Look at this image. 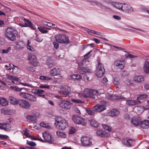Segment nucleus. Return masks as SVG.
Here are the masks:
<instances>
[{"label": "nucleus", "instance_id": "nucleus-1", "mask_svg": "<svg viewBox=\"0 0 149 149\" xmlns=\"http://www.w3.org/2000/svg\"><path fill=\"white\" fill-rule=\"evenodd\" d=\"M100 93L99 91L96 90L85 88L84 93L79 94V96L81 98L90 97L93 99H97V96L99 95Z\"/></svg>", "mask_w": 149, "mask_h": 149}, {"label": "nucleus", "instance_id": "nucleus-2", "mask_svg": "<svg viewBox=\"0 0 149 149\" xmlns=\"http://www.w3.org/2000/svg\"><path fill=\"white\" fill-rule=\"evenodd\" d=\"M28 58L31 61L28 63V65L26 66V68L28 70L33 71V67L38 66L39 63L38 61L36 56L32 54H29Z\"/></svg>", "mask_w": 149, "mask_h": 149}, {"label": "nucleus", "instance_id": "nucleus-3", "mask_svg": "<svg viewBox=\"0 0 149 149\" xmlns=\"http://www.w3.org/2000/svg\"><path fill=\"white\" fill-rule=\"evenodd\" d=\"M18 32L15 29L10 27H8L5 33V36L9 40L15 41L17 36Z\"/></svg>", "mask_w": 149, "mask_h": 149}, {"label": "nucleus", "instance_id": "nucleus-4", "mask_svg": "<svg viewBox=\"0 0 149 149\" xmlns=\"http://www.w3.org/2000/svg\"><path fill=\"white\" fill-rule=\"evenodd\" d=\"M19 95L23 98L31 102H36L37 101V98L36 97L30 93L26 92H21L19 93Z\"/></svg>", "mask_w": 149, "mask_h": 149}, {"label": "nucleus", "instance_id": "nucleus-5", "mask_svg": "<svg viewBox=\"0 0 149 149\" xmlns=\"http://www.w3.org/2000/svg\"><path fill=\"white\" fill-rule=\"evenodd\" d=\"M72 119L74 123L81 125L83 126H86V125L87 121L86 119L80 116L76 115L72 116Z\"/></svg>", "mask_w": 149, "mask_h": 149}, {"label": "nucleus", "instance_id": "nucleus-6", "mask_svg": "<svg viewBox=\"0 0 149 149\" xmlns=\"http://www.w3.org/2000/svg\"><path fill=\"white\" fill-rule=\"evenodd\" d=\"M96 70L95 72V74L98 77H102L104 74L105 69L104 68L102 64L99 61L98 62Z\"/></svg>", "mask_w": 149, "mask_h": 149}, {"label": "nucleus", "instance_id": "nucleus-7", "mask_svg": "<svg viewBox=\"0 0 149 149\" xmlns=\"http://www.w3.org/2000/svg\"><path fill=\"white\" fill-rule=\"evenodd\" d=\"M56 123H55V125L56 126H58L59 128L61 130H64L68 127V123L64 119L61 118L60 120L58 121L56 120Z\"/></svg>", "mask_w": 149, "mask_h": 149}, {"label": "nucleus", "instance_id": "nucleus-8", "mask_svg": "<svg viewBox=\"0 0 149 149\" xmlns=\"http://www.w3.org/2000/svg\"><path fill=\"white\" fill-rule=\"evenodd\" d=\"M44 139L46 142L49 144H52L54 143V139L53 136L47 132H45L42 134Z\"/></svg>", "mask_w": 149, "mask_h": 149}, {"label": "nucleus", "instance_id": "nucleus-9", "mask_svg": "<svg viewBox=\"0 0 149 149\" xmlns=\"http://www.w3.org/2000/svg\"><path fill=\"white\" fill-rule=\"evenodd\" d=\"M56 41L60 43H68V38L65 35H57L55 37Z\"/></svg>", "mask_w": 149, "mask_h": 149}, {"label": "nucleus", "instance_id": "nucleus-10", "mask_svg": "<svg viewBox=\"0 0 149 149\" xmlns=\"http://www.w3.org/2000/svg\"><path fill=\"white\" fill-rule=\"evenodd\" d=\"M70 102L68 100H61L59 103L60 106L63 108L68 109L70 108Z\"/></svg>", "mask_w": 149, "mask_h": 149}, {"label": "nucleus", "instance_id": "nucleus-11", "mask_svg": "<svg viewBox=\"0 0 149 149\" xmlns=\"http://www.w3.org/2000/svg\"><path fill=\"white\" fill-rule=\"evenodd\" d=\"M122 11L127 13H130L133 12L134 10L131 5L124 3Z\"/></svg>", "mask_w": 149, "mask_h": 149}, {"label": "nucleus", "instance_id": "nucleus-12", "mask_svg": "<svg viewBox=\"0 0 149 149\" xmlns=\"http://www.w3.org/2000/svg\"><path fill=\"white\" fill-rule=\"evenodd\" d=\"M19 105V106L26 109L29 108L31 106V104L28 102L21 99H20Z\"/></svg>", "mask_w": 149, "mask_h": 149}, {"label": "nucleus", "instance_id": "nucleus-13", "mask_svg": "<svg viewBox=\"0 0 149 149\" xmlns=\"http://www.w3.org/2000/svg\"><path fill=\"white\" fill-rule=\"evenodd\" d=\"M141 119L138 116H134L131 120L132 123L134 125L137 126L140 125Z\"/></svg>", "mask_w": 149, "mask_h": 149}, {"label": "nucleus", "instance_id": "nucleus-14", "mask_svg": "<svg viewBox=\"0 0 149 149\" xmlns=\"http://www.w3.org/2000/svg\"><path fill=\"white\" fill-rule=\"evenodd\" d=\"M94 110L96 111L101 112L106 109L105 105L97 104L93 107Z\"/></svg>", "mask_w": 149, "mask_h": 149}, {"label": "nucleus", "instance_id": "nucleus-15", "mask_svg": "<svg viewBox=\"0 0 149 149\" xmlns=\"http://www.w3.org/2000/svg\"><path fill=\"white\" fill-rule=\"evenodd\" d=\"M90 140V138L89 137L85 136H82L81 138V143L84 146L89 145Z\"/></svg>", "mask_w": 149, "mask_h": 149}, {"label": "nucleus", "instance_id": "nucleus-16", "mask_svg": "<svg viewBox=\"0 0 149 149\" xmlns=\"http://www.w3.org/2000/svg\"><path fill=\"white\" fill-rule=\"evenodd\" d=\"M24 21L25 22L24 24V25L22 24L21 25V26L23 27H28L33 30L35 29L36 28L33 26V24L30 21L24 18Z\"/></svg>", "mask_w": 149, "mask_h": 149}, {"label": "nucleus", "instance_id": "nucleus-17", "mask_svg": "<svg viewBox=\"0 0 149 149\" xmlns=\"http://www.w3.org/2000/svg\"><path fill=\"white\" fill-rule=\"evenodd\" d=\"M114 65L118 66L120 68L123 69L125 64V61L123 60H117L114 62Z\"/></svg>", "mask_w": 149, "mask_h": 149}, {"label": "nucleus", "instance_id": "nucleus-18", "mask_svg": "<svg viewBox=\"0 0 149 149\" xmlns=\"http://www.w3.org/2000/svg\"><path fill=\"white\" fill-rule=\"evenodd\" d=\"M10 103L13 105H17L19 104L20 99H17L13 97L10 96L8 98Z\"/></svg>", "mask_w": 149, "mask_h": 149}, {"label": "nucleus", "instance_id": "nucleus-19", "mask_svg": "<svg viewBox=\"0 0 149 149\" xmlns=\"http://www.w3.org/2000/svg\"><path fill=\"white\" fill-rule=\"evenodd\" d=\"M96 134L98 136L102 137H107L109 136L107 132L100 129H98L97 130Z\"/></svg>", "mask_w": 149, "mask_h": 149}, {"label": "nucleus", "instance_id": "nucleus-20", "mask_svg": "<svg viewBox=\"0 0 149 149\" xmlns=\"http://www.w3.org/2000/svg\"><path fill=\"white\" fill-rule=\"evenodd\" d=\"M79 73L82 74L86 72L90 73L92 71L91 69L87 67H80L79 68Z\"/></svg>", "mask_w": 149, "mask_h": 149}, {"label": "nucleus", "instance_id": "nucleus-21", "mask_svg": "<svg viewBox=\"0 0 149 149\" xmlns=\"http://www.w3.org/2000/svg\"><path fill=\"white\" fill-rule=\"evenodd\" d=\"M61 88L62 89L67 90V93L65 94V95L69 97H71L73 95L72 93L69 92L70 91H71V89L70 87L67 85H64L61 87Z\"/></svg>", "mask_w": 149, "mask_h": 149}, {"label": "nucleus", "instance_id": "nucleus-22", "mask_svg": "<svg viewBox=\"0 0 149 149\" xmlns=\"http://www.w3.org/2000/svg\"><path fill=\"white\" fill-rule=\"evenodd\" d=\"M140 125L141 127L143 129H147L149 127V121L148 120L141 121Z\"/></svg>", "mask_w": 149, "mask_h": 149}, {"label": "nucleus", "instance_id": "nucleus-23", "mask_svg": "<svg viewBox=\"0 0 149 149\" xmlns=\"http://www.w3.org/2000/svg\"><path fill=\"white\" fill-rule=\"evenodd\" d=\"M60 71L58 68H54L51 70L50 75L51 76H55L59 74Z\"/></svg>", "mask_w": 149, "mask_h": 149}, {"label": "nucleus", "instance_id": "nucleus-24", "mask_svg": "<svg viewBox=\"0 0 149 149\" xmlns=\"http://www.w3.org/2000/svg\"><path fill=\"white\" fill-rule=\"evenodd\" d=\"M16 47L19 50L23 49L26 46V44L23 41L16 42Z\"/></svg>", "mask_w": 149, "mask_h": 149}, {"label": "nucleus", "instance_id": "nucleus-25", "mask_svg": "<svg viewBox=\"0 0 149 149\" xmlns=\"http://www.w3.org/2000/svg\"><path fill=\"white\" fill-rule=\"evenodd\" d=\"M141 102L139 100H130L126 101L127 104L129 105L134 106L137 104Z\"/></svg>", "mask_w": 149, "mask_h": 149}, {"label": "nucleus", "instance_id": "nucleus-26", "mask_svg": "<svg viewBox=\"0 0 149 149\" xmlns=\"http://www.w3.org/2000/svg\"><path fill=\"white\" fill-rule=\"evenodd\" d=\"M119 113L120 112L119 111L115 109H113L108 113L109 115L112 117L118 116Z\"/></svg>", "mask_w": 149, "mask_h": 149}, {"label": "nucleus", "instance_id": "nucleus-27", "mask_svg": "<svg viewBox=\"0 0 149 149\" xmlns=\"http://www.w3.org/2000/svg\"><path fill=\"white\" fill-rule=\"evenodd\" d=\"M1 111L2 113L7 115H11L13 112V110L9 108L3 109Z\"/></svg>", "mask_w": 149, "mask_h": 149}, {"label": "nucleus", "instance_id": "nucleus-28", "mask_svg": "<svg viewBox=\"0 0 149 149\" xmlns=\"http://www.w3.org/2000/svg\"><path fill=\"white\" fill-rule=\"evenodd\" d=\"M6 77L8 79L12 81V82L14 83H15V81H18L19 80L18 78L10 75H7Z\"/></svg>", "mask_w": 149, "mask_h": 149}, {"label": "nucleus", "instance_id": "nucleus-29", "mask_svg": "<svg viewBox=\"0 0 149 149\" xmlns=\"http://www.w3.org/2000/svg\"><path fill=\"white\" fill-rule=\"evenodd\" d=\"M56 134L57 136L61 138H65L66 137V135L64 132L60 131H57Z\"/></svg>", "mask_w": 149, "mask_h": 149}, {"label": "nucleus", "instance_id": "nucleus-30", "mask_svg": "<svg viewBox=\"0 0 149 149\" xmlns=\"http://www.w3.org/2000/svg\"><path fill=\"white\" fill-rule=\"evenodd\" d=\"M89 121L90 125L93 127H97L99 126V123L94 119H91Z\"/></svg>", "mask_w": 149, "mask_h": 149}, {"label": "nucleus", "instance_id": "nucleus-31", "mask_svg": "<svg viewBox=\"0 0 149 149\" xmlns=\"http://www.w3.org/2000/svg\"><path fill=\"white\" fill-rule=\"evenodd\" d=\"M8 104V100L4 98H2L0 99V104L3 106H6Z\"/></svg>", "mask_w": 149, "mask_h": 149}, {"label": "nucleus", "instance_id": "nucleus-32", "mask_svg": "<svg viewBox=\"0 0 149 149\" xmlns=\"http://www.w3.org/2000/svg\"><path fill=\"white\" fill-rule=\"evenodd\" d=\"M144 70L146 73H149V62L148 61H146L145 62L144 67Z\"/></svg>", "mask_w": 149, "mask_h": 149}, {"label": "nucleus", "instance_id": "nucleus-33", "mask_svg": "<svg viewBox=\"0 0 149 149\" xmlns=\"http://www.w3.org/2000/svg\"><path fill=\"white\" fill-rule=\"evenodd\" d=\"M132 141L133 140L132 139H124L123 140V142L125 145L131 147L132 146L131 143Z\"/></svg>", "mask_w": 149, "mask_h": 149}, {"label": "nucleus", "instance_id": "nucleus-34", "mask_svg": "<svg viewBox=\"0 0 149 149\" xmlns=\"http://www.w3.org/2000/svg\"><path fill=\"white\" fill-rule=\"evenodd\" d=\"M71 79L73 81L77 80L82 78L81 75L78 74H74L70 76Z\"/></svg>", "mask_w": 149, "mask_h": 149}, {"label": "nucleus", "instance_id": "nucleus-35", "mask_svg": "<svg viewBox=\"0 0 149 149\" xmlns=\"http://www.w3.org/2000/svg\"><path fill=\"white\" fill-rule=\"evenodd\" d=\"M45 91L44 90L41 89H38L37 92L38 93L37 96L43 98H45V95L44 94H43V93Z\"/></svg>", "mask_w": 149, "mask_h": 149}, {"label": "nucleus", "instance_id": "nucleus-36", "mask_svg": "<svg viewBox=\"0 0 149 149\" xmlns=\"http://www.w3.org/2000/svg\"><path fill=\"white\" fill-rule=\"evenodd\" d=\"M134 80L138 82H141L144 81V78L141 76H137L134 77Z\"/></svg>", "mask_w": 149, "mask_h": 149}, {"label": "nucleus", "instance_id": "nucleus-37", "mask_svg": "<svg viewBox=\"0 0 149 149\" xmlns=\"http://www.w3.org/2000/svg\"><path fill=\"white\" fill-rule=\"evenodd\" d=\"M26 118L29 121L32 122L35 121L36 120V117L33 115H28L26 116Z\"/></svg>", "mask_w": 149, "mask_h": 149}, {"label": "nucleus", "instance_id": "nucleus-38", "mask_svg": "<svg viewBox=\"0 0 149 149\" xmlns=\"http://www.w3.org/2000/svg\"><path fill=\"white\" fill-rule=\"evenodd\" d=\"M102 125L104 129L108 132H110L112 131V128L110 126H108L105 124H102Z\"/></svg>", "mask_w": 149, "mask_h": 149}, {"label": "nucleus", "instance_id": "nucleus-39", "mask_svg": "<svg viewBox=\"0 0 149 149\" xmlns=\"http://www.w3.org/2000/svg\"><path fill=\"white\" fill-rule=\"evenodd\" d=\"M106 97L107 99L110 100H114L116 99L115 96L109 94H107Z\"/></svg>", "mask_w": 149, "mask_h": 149}, {"label": "nucleus", "instance_id": "nucleus-40", "mask_svg": "<svg viewBox=\"0 0 149 149\" xmlns=\"http://www.w3.org/2000/svg\"><path fill=\"white\" fill-rule=\"evenodd\" d=\"M47 64L49 68H51L55 65V63L53 60L48 61Z\"/></svg>", "mask_w": 149, "mask_h": 149}, {"label": "nucleus", "instance_id": "nucleus-41", "mask_svg": "<svg viewBox=\"0 0 149 149\" xmlns=\"http://www.w3.org/2000/svg\"><path fill=\"white\" fill-rule=\"evenodd\" d=\"M40 79L41 80H51L52 79V78L50 77H48L45 76H41L40 77Z\"/></svg>", "mask_w": 149, "mask_h": 149}, {"label": "nucleus", "instance_id": "nucleus-42", "mask_svg": "<svg viewBox=\"0 0 149 149\" xmlns=\"http://www.w3.org/2000/svg\"><path fill=\"white\" fill-rule=\"evenodd\" d=\"M10 88L13 90L18 92L21 91L22 89V88H19L17 86H11Z\"/></svg>", "mask_w": 149, "mask_h": 149}, {"label": "nucleus", "instance_id": "nucleus-43", "mask_svg": "<svg viewBox=\"0 0 149 149\" xmlns=\"http://www.w3.org/2000/svg\"><path fill=\"white\" fill-rule=\"evenodd\" d=\"M120 81V79L119 77H116L114 79L113 83L114 85H118L119 84Z\"/></svg>", "mask_w": 149, "mask_h": 149}, {"label": "nucleus", "instance_id": "nucleus-44", "mask_svg": "<svg viewBox=\"0 0 149 149\" xmlns=\"http://www.w3.org/2000/svg\"><path fill=\"white\" fill-rule=\"evenodd\" d=\"M147 95L145 94L141 95L138 97L137 100H143L147 97Z\"/></svg>", "mask_w": 149, "mask_h": 149}, {"label": "nucleus", "instance_id": "nucleus-45", "mask_svg": "<svg viewBox=\"0 0 149 149\" xmlns=\"http://www.w3.org/2000/svg\"><path fill=\"white\" fill-rule=\"evenodd\" d=\"M123 4L117 2L116 8L122 11Z\"/></svg>", "mask_w": 149, "mask_h": 149}, {"label": "nucleus", "instance_id": "nucleus-46", "mask_svg": "<svg viewBox=\"0 0 149 149\" xmlns=\"http://www.w3.org/2000/svg\"><path fill=\"white\" fill-rule=\"evenodd\" d=\"M39 88H47L48 89L50 88V86L46 84H42L39 86Z\"/></svg>", "mask_w": 149, "mask_h": 149}, {"label": "nucleus", "instance_id": "nucleus-47", "mask_svg": "<svg viewBox=\"0 0 149 149\" xmlns=\"http://www.w3.org/2000/svg\"><path fill=\"white\" fill-rule=\"evenodd\" d=\"M27 144L30 146L34 147L36 145V143L34 142L27 141Z\"/></svg>", "mask_w": 149, "mask_h": 149}, {"label": "nucleus", "instance_id": "nucleus-48", "mask_svg": "<svg viewBox=\"0 0 149 149\" xmlns=\"http://www.w3.org/2000/svg\"><path fill=\"white\" fill-rule=\"evenodd\" d=\"M38 29L39 30V31H40L41 33H47L48 32V31L47 30H46L45 29L43 28L42 27H38Z\"/></svg>", "mask_w": 149, "mask_h": 149}, {"label": "nucleus", "instance_id": "nucleus-49", "mask_svg": "<svg viewBox=\"0 0 149 149\" xmlns=\"http://www.w3.org/2000/svg\"><path fill=\"white\" fill-rule=\"evenodd\" d=\"M85 29V30L87 31L88 33L89 34H91V33L92 34H95V31L93 30H91L89 29H87L86 28H84Z\"/></svg>", "mask_w": 149, "mask_h": 149}, {"label": "nucleus", "instance_id": "nucleus-50", "mask_svg": "<svg viewBox=\"0 0 149 149\" xmlns=\"http://www.w3.org/2000/svg\"><path fill=\"white\" fill-rule=\"evenodd\" d=\"M21 84L24 86H27L28 87H30L31 88H34V86L31 84H29L26 83H21Z\"/></svg>", "mask_w": 149, "mask_h": 149}, {"label": "nucleus", "instance_id": "nucleus-51", "mask_svg": "<svg viewBox=\"0 0 149 149\" xmlns=\"http://www.w3.org/2000/svg\"><path fill=\"white\" fill-rule=\"evenodd\" d=\"M11 47H9L6 49H4L3 50H0V52L3 53H7L9 52V51Z\"/></svg>", "mask_w": 149, "mask_h": 149}, {"label": "nucleus", "instance_id": "nucleus-52", "mask_svg": "<svg viewBox=\"0 0 149 149\" xmlns=\"http://www.w3.org/2000/svg\"><path fill=\"white\" fill-rule=\"evenodd\" d=\"M87 113L91 115H93L95 113V111L94 109L92 110L90 109H88L86 110Z\"/></svg>", "mask_w": 149, "mask_h": 149}, {"label": "nucleus", "instance_id": "nucleus-53", "mask_svg": "<svg viewBox=\"0 0 149 149\" xmlns=\"http://www.w3.org/2000/svg\"><path fill=\"white\" fill-rule=\"evenodd\" d=\"M43 40L42 38L38 35H37L36 38V40L39 42H42Z\"/></svg>", "mask_w": 149, "mask_h": 149}, {"label": "nucleus", "instance_id": "nucleus-54", "mask_svg": "<svg viewBox=\"0 0 149 149\" xmlns=\"http://www.w3.org/2000/svg\"><path fill=\"white\" fill-rule=\"evenodd\" d=\"M71 101L73 102L77 103H82V101L79 100L74 99H72Z\"/></svg>", "mask_w": 149, "mask_h": 149}, {"label": "nucleus", "instance_id": "nucleus-55", "mask_svg": "<svg viewBox=\"0 0 149 149\" xmlns=\"http://www.w3.org/2000/svg\"><path fill=\"white\" fill-rule=\"evenodd\" d=\"M40 125L41 127L45 128H47L49 127V126L47 125L44 122H42L40 123Z\"/></svg>", "mask_w": 149, "mask_h": 149}, {"label": "nucleus", "instance_id": "nucleus-56", "mask_svg": "<svg viewBox=\"0 0 149 149\" xmlns=\"http://www.w3.org/2000/svg\"><path fill=\"white\" fill-rule=\"evenodd\" d=\"M76 131V130L74 127H72L69 130V134H73Z\"/></svg>", "mask_w": 149, "mask_h": 149}, {"label": "nucleus", "instance_id": "nucleus-57", "mask_svg": "<svg viewBox=\"0 0 149 149\" xmlns=\"http://www.w3.org/2000/svg\"><path fill=\"white\" fill-rule=\"evenodd\" d=\"M117 98H116V100H125V97H124L122 95L117 96Z\"/></svg>", "mask_w": 149, "mask_h": 149}, {"label": "nucleus", "instance_id": "nucleus-58", "mask_svg": "<svg viewBox=\"0 0 149 149\" xmlns=\"http://www.w3.org/2000/svg\"><path fill=\"white\" fill-rule=\"evenodd\" d=\"M8 136L5 135L1 134L0 135V138L3 139H7Z\"/></svg>", "mask_w": 149, "mask_h": 149}, {"label": "nucleus", "instance_id": "nucleus-59", "mask_svg": "<svg viewBox=\"0 0 149 149\" xmlns=\"http://www.w3.org/2000/svg\"><path fill=\"white\" fill-rule=\"evenodd\" d=\"M74 111L78 115H80L81 113L80 110L78 108L75 107L74 109Z\"/></svg>", "mask_w": 149, "mask_h": 149}, {"label": "nucleus", "instance_id": "nucleus-60", "mask_svg": "<svg viewBox=\"0 0 149 149\" xmlns=\"http://www.w3.org/2000/svg\"><path fill=\"white\" fill-rule=\"evenodd\" d=\"M108 81L107 78L106 77H104L102 80V81L104 84H105Z\"/></svg>", "mask_w": 149, "mask_h": 149}, {"label": "nucleus", "instance_id": "nucleus-61", "mask_svg": "<svg viewBox=\"0 0 149 149\" xmlns=\"http://www.w3.org/2000/svg\"><path fill=\"white\" fill-rule=\"evenodd\" d=\"M63 91H58V93L61 94H64L65 95L67 93V90H64V89H63Z\"/></svg>", "mask_w": 149, "mask_h": 149}, {"label": "nucleus", "instance_id": "nucleus-62", "mask_svg": "<svg viewBox=\"0 0 149 149\" xmlns=\"http://www.w3.org/2000/svg\"><path fill=\"white\" fill-rule=\"evenodd\" d=\"M27 47L28 49L30 50V51H35V49L33 48V47L30 46H27Z\"/></svg>", "mask_w": 149, "mask_h": 149}, {"label": "nucleus", "instance_id": "nucleus-63", "mask_svg": "<svg viewBox=\"0 0 149 149\" xmlns=\"http://www.w3.org/2000/svg\"><path fill=\"white\" fill-rule=\"evenodd\" d=\"M53 44L54 45V47L56 49H57L59 47V44L58 43L56 42H54L53 43Z\"/></svg>", "mask_w": 149, "mask_h": 149}, {"label": "nucleus", "instance_id": "nucleus-64", "mask_svg": "<svg viewBox=\"0 0 149 149\" xmlns=\"http://www.w3.org/2000/svg\"><path fill=\"white\" fill-rule=\"evenodd\" d=\"M124 93L125 94L126 97H129L131 96V94L129 92L126 91Z\"/></svg>", "mask_w": 149, "mask_h": 149}]
</instances>
